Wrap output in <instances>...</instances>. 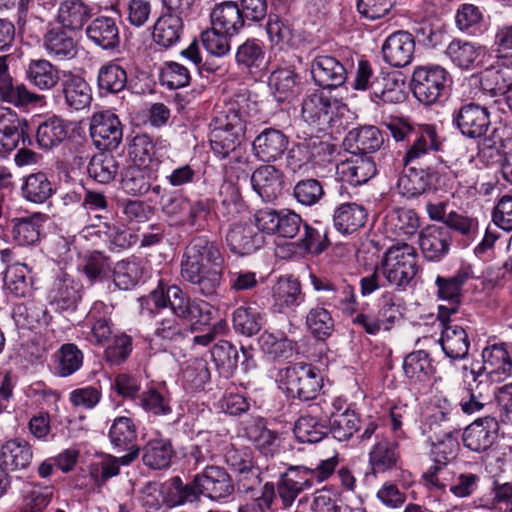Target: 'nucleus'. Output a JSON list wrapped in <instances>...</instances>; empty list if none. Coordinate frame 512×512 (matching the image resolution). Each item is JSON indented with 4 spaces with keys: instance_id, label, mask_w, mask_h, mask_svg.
Wrapping results in <instances>:
<instances>
[{
    "instance_id": "f257e3e1",
    "label": "nucleus",
    "mask_w": 512,
    "mask_h": 512,
    "mask_svg": "<svg viewBox=\"0 0 512 512\" xmlns=\"http://www.w3.org/2000/svg\"><path fill=\"white\" fill-rule=\"evenodd\" d=\"M150 299L156 309L154 336L162 341L180 344L193 332V325H209L213 318L209 303L190 298L176 285L159 286Z\"/></svg>"
},
{
    "instance_id": "f03ea898",
    "label": "nucleus",
    "mask_w": 512,
    "mask_h": 512,
    "mask_svg": "<svg viewBox=\"0 0 512 512\" xmlns=\"http://www.w3.org/2000/svg\"><path fill=\"white\" fill-rule=\"evenodd\" d=\"M223 257L216 242L196 236L187 245L181 261V277L195 292L212 296L222 280Z\"/></svg>"
},
{
    "instance_id": "7ed1b4c3",
    "label": "nucleus",
    "mask_w": 512,
    "mask_h": 512,
    "mask_svg": "<svg viewBox=\"0 0 512 512\" xmlns=\"http://www.w3.org/2000/svg\"><path fill=\"white\" fill-rule=\"evenodd\" d=\"M388 129L397 142H406L407 150L403 157L405 167L417 162L430 151H439L441 148L436 129L432 125L415 128L399 121L390 123Z\"/></svg>"
},
{
    "instance_id": "20e7f679",
    "label": "nucleus",
    "mask_w": 512,
    "mask_h": 512,
    "mask_svg": "<svg viewBox=\"0 0 512 512\" xmlns=\"http://www.w3.org/2000/svg\"><path fill=\"white\" fill-rule=\"evenodd\" d=\"M278 381L290 397L301 401L315 399L322 386L319 370L304 362L280 369Z\"/></svg>"
},
{
    "instance_id": "39448f33",
    "label": "nucleus",
    "mask_w": 512,
    "mask_h": 512,
    "mask_svg": "<svg viewBox=\"0 0 512 512\" xmlns=\"http://www.w3.org/2000/svg\"><path fill=\"white\" fill-rule=\"evenodd\" d=\"M381 269L388 283L397 287H405L418 271L415 248L407 243L392 245L384 254Z\"/></svg>"
},
{
    "instance_id": "423d86ee",
    "label": "nucleus",
    "mask_w": 512,
    "mask_h": 512,
    "mask_svg": "<svg viewBox=\"0 0 512 512\" xmlns=\"http://www.w3.org/2000/svg\"><path fill=\"white\" fill-rule=\"evenodd\" d=\"M448 72L441 66H419L412 74L411 90L415 98L424 105H432L444 93Z\"/></svg>"
},
{
    "instance_id": "0eeeda50",
    "label": "nucleus",
    "mask_w": 512,
    "mask_h": 512,
    "mask_svg": "<svg viewBox=\"0 0 512 512\" xmlns=\"http://www.w3.org/2000/svg\"><path fill=\"white\" fill-rule=\"evenodd\" d=\"M254 217L260 231L281 238H294L303 224L301 216L290 209L265 207L258 209Z\"/></svg>"
},
{
    "instance_id": "6e6552de",
    "label": "nucleus",
    "mask_w": 512,
    "mask_h": 512,
    "mask_svg": "<svg viewBox=\"0 0 512 512\" xmlns=\"http://www.w3.org/2000/svg\"><path fill=\"white\" fill-rule=\"evenodd\" d=\"M472 277L470 266L461 267L453 276L443 277L438 275L435 284L438 288L440 299L447 301L438 307L437 319L439 321L449 320V317L456 314L460 305V298L463 285Z\"/></svg>"
},
{
    "instance_id": "1a4fd4ad",
    "label": "nucleus",
    "mask_w": 512,
    "mask_h": 512,
    "mask_svg": "<svg viewBox=\"0 0 512 512\" xmlns=\"http://www.w3.org/2000/svg\"><path fill=\"white\" fill-rule=\"evenodd\" d=\"M89 129L93 143L99 150H114L122 141L121 122L118 116L109 110L94 113Z\"/></svg>"
},
{
    "instance_id": "9d476101",
    "label": "nucleus",
    "mask_w": 512,
    "mask_h": 512,
    "mask_svg": "<svg viewBox=\"0 0 512 512\" xmlns=\"http://www.w3.org/2000/svg\"><path fill=\"white\" fill-rule=\"evenodd\" d=\"M453 125L469 138H480L486 134L490 126L488 107L474 102L463 104L452 114Z\"/></svg>"
},
{
    "instance_id": "9b49d317",
    "label": "nucleus",
    "mask_w": 512,
    "mask_h": 512,
    "mask_svg": "<svg viewBox=\"0 0 512 512\" xmlns=\"http://www.w3.org/2000/svg\"><path fill=\"white\" fill-rule=\"evenodd\" d=\"M196 485L203 496L213 501L225 500L235 490L230 474L224 467L217 465H206L201 473L196 474Z\"/></svg>"
},
{
    "instance_id": "f8f14e48",
    "label": "nucleus",
    "mask_w": 512,
    "mask_h": 512,
    "mask_svg": "<svg viewBox=\"0 0 512 512\" xmlns=\"http://www.w3.org/2000/svg\"><path fill=\"white\" fill-rule=\"evenodd\" d=\"M20 140L24 145L26 141L31 144L27 121L19 119L10 108L0 107V155H7L14 151Z\"/></svg>"
},
{
    "instance_id": "ddd939ff",
    "label": "nucleus",
    "mask_w": 512,
    "mask_h": 512,
    "mask_svg": "<svg viewBox=\"0 0 512 512\" xmlns=\"http://www.w3.org/2000/svg\"><path fill=\"white\" fill-rule=\"evenodd\" d=\"M311 75L319 87L335 89L345 84L348 73L336 57L318 55L311 62Z\"/></svg>"
},
{
    "instance_id": "4468645a",
    "label": "nucleus",
    "mask_w": 512,
    "mask_h": 512,
    "mask_svg": "<svg viewBox=\"0 0 512 512\" xmlns=\"http://www.w3.org/2000/svg\"><path fill=\"white\" fill-rule=\"evenodd\" d=\"M498 431L499 424L496 418L491 416L478 418L465 428L463 443L473 452H485L495 442Z\"/></svg>"
},
{
    "instance_id": "2eb2a0df",
    "label": "nucleus",
    "mask_w": 512,
    "mask_h": 512,
    "mask_svg": "<svg viewBox=\"0 0 512 512\" xmlns=\"http://www.w3.org/2000/svg\"><path fill=\"white\" fill-rule=\"evenodd\" d=\"M415 41L407 31H397L387 37L382 45L383 59L393 67H405L414 57Z\"/></svg>"
},
{
    "instance_id": "dca6fc26",
    "label": "nucleus",
    "mask_w": 512,
    "mask_h": 512,
    "mask_svg": "<svg viewBox=\"0 0 512 512\" xmlns=\"http://www.w3.org/2000/svg\"><path fill=\"white\" fill-rule=\"evenodd\" d=\"M451 244L452 235L446 227L430 225L420 232L419 246L429 261L438 262L443 259L449 253Z\"/></svg>"
},
{
    "instance_id": "f3484780",
    "label": "nucleus",
    "mask_w": 512,
    "mask_h": 512,
    "mask_svg": "<svg viewBox=\"0 0 512 512\" xmlns=\"http://www.w3.org/2000/svg\"><path fill=\"white\" fill-rule=\"evenodd\" d=\"M60 86L67 109L81 111L90 106L92 89L82 76L71 72L64 73Z\"/></svg>"
},
{
    "instance_id": "a211bd4d",
    "label": "nucleus",
    "mask_w": 512,
    "mask_h": 512,
    "mask_svg": "<svg viewBox=\"0 0 512 512\" xmlns=\"http://www.w3.org/2000/svg\"><path fill=\"white\" fill-rule=\"evenodd\" d=\"M7 56L0 57V100L15 107L37 104L41 96L29 91L24 84L14 85L8 73Z\"/></svg>"
},
{
    "instance_id": "6ab92c4d",
    "label": "nucleus",
    "mask_w": 512,
    "mask_h": 512,
    "mask_svg": "<svg viewBox=\"0 0 512 512\" xmlns=\"http://www.w3.org/2000/svg\"><path fill=\"white\" fill-rule=\"evenodd\" d=\"M336 102L323 92H315L308 95L302 103V118L309 125L325 129L333 121Z\"/></svg>"
},
{
    "instance_id": "aec40b11",
    "label": "nucleus",
    "mask_w": 512,
    "mask_h": 512,
    "mask_svg": "<svg viewBox=\"0 0 512 512\" xmlns=\"http://www.w3.org/2000/svg\"><path fill=\"white\" fill-rule=\"evenodd\" d=\"M454 321L451 317L449 320L440 321L442 332L439 342L448 358L461 360L468 356L470 340L466 330Z\"/></svg>"
},
{
    "instance_id": "412c9836",
    "label": "nucleus",
    "mask_w": 512,
    "mask_h": 512,
    "mask_svg": "<svg viewBox=\"0 0 512 512\" xmlns=\"http://www.w3.org/2000/svg\"><path fill=\"white\" fill-rule=\"evenodd\" d=\"M482 378L502 381L512 375V358L504 344H493L482 351Z\"/></svg>"
},
{
    "instance_id": "4be33fe9",
    "label": "nucleus",
    "mask_w": 512,
    "mask_h": 512,
    "mask_svg": "<svg viewBox=\"0 0 512 512\" xmlns=\"http://www.w3.org/2000/svg\"><path fill=\"white\" fill-rule=\"evenodd\" d=\"M289 138L281 130L266 128L252 143L254 155L263 162H274L282 157L288 148Z\"/></svg>"
},
{
    "instance_id": "5701e85b",
    "label": "nucleus",
    "mask_w": 512,
    "mask_h": 512,
    "mask_svg": "<svg viewBox=\"0 0 512 512\" xmlns=\"http://www.w3.org/2000/svg\"><path fill=\"white\" fill-rule=\"evenodd\" d=\"M283 174L273 165H262L251 175L253 190L264 202L275 201L283 190Z\"/></svg>"
},
{
    "instance_id": "b1692460",
    "label": "nucleus",
    "mask_w": 512,
    "mask_h": 512,
    "mask_svg": "<svg viewBox=\"0 0 512 512\" xmlns=\"http://www.w3.org/2000/svg\"><path fill=\"white\" fill-rule=\"evenodd\" d=\"M405 82L399 72H380L372 85L371 100L377 104L401 103L405 100Z\"/></svg>"
},
{
    "instance_id": "393cba45",
    "label": "nucleus",
    "mask_w": 512,
    "mask_h": 512,
    "mask_svg": "<svg viewBox=\"0 0 512 512\" xmlns=\"http://www.w3.org/2000/svg\"><path fill=\"white\" fill-rule=\"evenodd\" d=\"M384 138L375 126H360L350 130L344 138V146L354 155L368 156L380 149Z\"/></svg>"
},
{
    "instance_id": "a878e982",
    "label": "nucleus",
    "mask_w": 512,
    "mask_h": 512,
    "mask_svg": "<svg viewBox=\"0 0 512 512\" xmlns=\"http://www.w3.org/2000/svg\"><path fill=\"white\" fill-rule=\"evenodd\" d=\"M210 18L213 29L227 35H237L245 24L242 11L234 1L216 4L210 13Z\"/></svg>"
},
{
    "instance_id": "bb28decb",
    "label": "nucleus",
    "mask_w": 512,
    "mask_h": 512,
    "mask_svg": "<svg viewBox=\"0 0 512 512\" xmlns=\"http://www.w3.org/2000/svg\"><path fill=\"white\" fill-rule=\"evenodd\" d=\"M49 296L57 311H74L81 298L80 285L68 274H62L54 280Z\"/></svg>"
},
{
    "instance_id": "cd10ccee",
    "label": "nucleus",
    "mask_w": 512,
    "mask_h": 512,
    "mask_svg": "<svg viewBox=\"0 0 512 512\" xmlns=\"http://www.w3.org/2000/svg\"><path fill=\"white\" fill-rule=\"evenodd\" d=\"M93 227H99L96 234L103 239L109 249H126L137 242V235L133 234L129 228L120 222H104L97 225L94 221L101 222L105 217L102 214H95L90 218Z\"/></svg>"
},
{
    "instance_id": "c85d7f7f",
    "label": "nucleus",
    "mask_w": 512,
    "mask_h": 512,
    "mask_svg": "<svg viewBox=\"0 0 512 512\" xmlns=\"http://www.w3.org/2000/svg\"><path fill=\"white\" fill-rule=\"evenodd\" d=\"M69 138V123L57 115H52L36 129V142L43 150H52Z\"/></svg>"
},
{
    "instance_id": "c756f323",
    "label": "nucleus",
    "mask_w": 512,
    "mask_h": 512,
    "mask_svg": "<svg viewBox=\"0 0 512 512\" xmlns=\"http://www.w3.org/2000/svg\"><path fill=\"white\" fill-rule=\"evenodd\" d=\"M216 124H219L210 133V146L221 158H226L230 153L235 152L241 144V128H237L231 122L222 123L218 118Z\"/></svg>"
},
{
    "instance_id": "7c9ffc66",
    "label": "nucleus",
    "mask_w": 512,
    "mask_h": 512,
    "mask_svg": "<svg viewBox=\"0 0 512 512\" xmlns=\"http://www.w3.org/2000/svg\"><path fill=\"white\" fill-rule=\"evenodd\" d=\"M86 35L95 45L105 50H113L120 44L119 27L111 17L99 16L86 28Z\"/></svg>"
},
{
    "instance_id": "2f4dec72",
    "label": "nucleus",
    "mask_w": 512,
    "mask_h": 512,
    "mask_svg": "<svg viewBox=\"0 0 512 512\" xmlns=\"http://www.w3.org/2000/svg\"><path fill=\"white\" fill-rule=\"evenodd\" d=\"M266 32L271 44L280 50L295 48L301 42V35L293 24L276 14L269 15Z\"/></svg>"
},
{
    "instance_id": "473e14b6",
    "label": "nucleus",
    "mask_w": 512,
    "mask_h": 512,
    "mask_svg": "<svg viewBox=\"0 0 512 512\" xmlns=\"http://www.w3.org/2000/svg\"><path fill=\"white\" fill-rule=\"evenodd\" d=\"M263 237L249 224H235L227 235L226 243L238 255H248L260 248Z\"/></svg>"
},
{
    "instance_id": "72a5a7b5",
    "label": "nucleus",
    "mask_w": 512,
    "mask_h": 512,
    "mask_svg": "<svg viewBox=\"0 0 512 512\" xmlns=\"http://www.w3.org/2000/svg\"><path fill=\"white\" fill-rule=\"evenodd\" d=\"M32 458V447L25 440L13 439L1 446L0 461L7 470H25L30 466Z\"/></svg>"
},
{
    "instance_id": "f704fd0d",
    "label": "nucleus",
    "mask_w": 512,
    "mask_h": 512,
    "mask_svg": "<svg viewBox=\"0 0 512 512\" xmlns=\"http://www.w3.org/2000/svg\"><path fill=\"white\" fill-rule=\"evenodd\" d=\"M480 86L491 97L504 98L512 87V67L499 64L487 68L481 76Z\"/></svg>"
},
{
    "instance_id": "c9c22d12",
    "label": "nucleus",
    "mask_w": 512,
    "mask_h": 512,
    "mask_svg": "<svg viewBox=\"0 0 512 512\" xmlns=\"http://www.w3.org/2000/svg\"><path fill=\"white\" fill-rule=\"evenodd\" d=\"M338 171L345 181L353 186H359L367 183L376 174V166L372 157L355 155L342 162L338 166Z\"/></svg>"
},
{
    "instance_id": "e433bc0d",
    "label": "nucleus",
    "mask_w": 512,
    "mask_h": 512,
    "mask_svg": "<svg viewBox=\"0 0 512 512\" xmlns=\"http://www.w3.org/2000/svg\"><path fill=\"white\" fill-rule=\"evenodd\" d=\"M472 381L468 382V387L460 399V407L463 413L474 415L485 410L491 405L489 396L483 392L482 372L471 370Z\"/></svg>"
},
{
    "instance_id": "4c0bfd02",
    "label": "nucleus",
    "mask_w": 512,
    "mask_h": 512,
    "mask_svg": "<svg viewBox=\"0 0 512 512\" xmlns=\"http://www.w3.org/2000/svg\"><path fill=\"white\" fill-rule=\"evenodd\" d=\"M245 434L255 447L265 456H272L278 449V433L267 429L265 420L253 418L245 425Z\"/></svg>"
},
{
    "instance_id": "58836bf2",
    "label": "nucleus",
    "mask_w": 512,
    "mask_h": 512,
    "mask_svg": "<svg viewBox=\"0 0 512 512\" xmlns=\"http://www.w3.org/2000/svg\"><path fill=\"white\" fill-rule=\"evenodd\" d=\"M445 52L457 67L472 69L483 56L484 47L475 42L454 39L449 43Z\"/></svg>"
},
{
    "instance_id": "ea45409f",
    "label": "nucleus",
    "mask_w": 512,
    "mask_h": 512,
    "mask_svg": "<svg viewBox=\"0 0 512 512\" xmlns=\"http://www.w3.org/2000/svg\"><path fill=\"white\" fill-rule=\"evenodd\" d=\"M367 220L366 209L356 203H344L333 214L335 228L342 234H350L363 227Z\"/></svg>"
},
{
    "instance_id": "a19ab883",
    "label": "nucleus",
    "mask_w": 512,
    "mask_h": 512,
    "mask_svg": "<svg viewBox=\"0 0 512 512\" xmlns=\"http://www.w3.org/2000/svg\"><path fill=\"white\" fill-rule=\"evenodd\" d=\"M183 34V19L172 14H162L154 24L153 39L164 49L173 47Z\"/></svg>"
},
{
    "instance_id": "79ce46f5",
    "label": "nucleus",
    "mask_w": 512,
    "mask_h": 512,
    "mask_svg": "<svg viewBox=\"0 0 512 512\" xmlns=\"http://www.w3.org/2000/svg\"><path fill=\"white\" fill-rule=\"evenodd\" d=\"M430 185L431 178L429 172L412 165L405 167L397 182L399 193L407 198L420 196Z\"/></svg>"
},
{
    "instance_id": "37998d69",
    "label": "nucleus",
    "mask_w": 512,
    "mask_h": 512,
    "mask_svg": "<svg viewBox=\"0 0 512 512\" xmlns=\"http://www.w3.org/2000/svg\"><path fill=\"white\" fill-rule=\"evenodd\" d=\"M26 77L40 90H51L62 80L59 69L45 59L31 60L26 69Z\"/></svg>"
},
{
    "instance_id": "c03bdc74",
    "label": "nucleus",
    "mask_w": 512,
    "mask_h": 512,
    "mask_svg": "<svg viewBox=\"0 0 512 512\" xmlns=\"http://www.w3.org/2000/svg\"><path fill=\"white\" fill-rule=\"evenodd\" d=\"M229 466L238 472L237 489L240 493L250 496H253V493H260L263 487L261 472L251 460L233 461L229 458Z\"/></svg>"
},
{
    "instance_id": "a18cd8bd",
    "label": "nucleus",
    "mask_w": 512,
    "mask_h": 512,
    "mask_svg": "<svg viewBox=\"0 0 512 512\" xmlns=\"http://www.w3.org/2000/svg\"><path fill=\"white\" fill-rule=\"evenodd\" d=\"M173 455L171 441L158 438L148 441L143 447L142 460L144 465L160 470L170 466Z\"/></svg>"
},
{
    "instance_id": "49530a36",
    "label": "nucleus",
    "mask_w": 512,
    "mask_h": 512,
    "mask_svg": "<svg viewBox=\"0 0 512 512\" xmlns=\"http://www.w3.org/2000/svg\"><path fill=\"white\" fill-rule=\"evenodd\" d=\"M91 17V10L82 0H65L60 4L58 21L64 28L80 30Z\"/></svg>"
},
{
    "instance_id": "de8ad7c7",
    "label": "nucleus",
    "mask_w": 512,
    "mask_h": 512,
    "mask_svg": "<svg viewBox=\"0 0 512 512\" xmlns=\"http://www.w3.org/2000/svg\"><path fill=\"white\" fill-rule=\"evenodd\" d=\"M324 145L325 143L315 137L305 138L303 141L295 143L288 150L287 166L293 172L300 170L315 158Z\"/></svg>"
},
{
    "instance_id": "09e8293b",
    "label": "nucleus",
    "mask_w": 512,
    "mask_h": 512,
    "mask_svg": "<svg viewBox=\"0 0 512 512\" xmlns=\"http://www.w3.org/2000/svg\"><path fill=\"white\" fill-rule=\"evenodd\" d=\"M269 86L278 102L290 100L298 93L299 77L291 69L273 71L269 77Z\"/></svg>"
},
{
    "instance_id": "8fccbe9b",
    "label": "nucleus",
    "mask_w": 512,
    "mask_h": 512,
    "mask_svg": "<svg viewBox=\"0 0 512 512\" xmlns=\"http://www.w3.org/2000/svg\"><path fill=\"white\" fill-rule=\"evenodd\" d=\"M111 444L120 450L138 448L134 445L137 439V430L133 420L126 416H120L113 420L108 433Z\"/></svg>"
},
{
    "instance_id": "3c124183",
    "label": "nucleus",
    "mask_w": 512,
    "mask_h": 512,
    "mask_svg": "<svg viewBox=\"0 0 512 512\" xmlns=\"http://www.w3.org/2000/svg\"><path fill=\"white\" fill-rule=\"evenodd\" d=\"M97 86L100 92L117 94L127 86V72L120 65L109 62L100 67Z\"/></svg>"
},
{
    "instance_id": "603ef678",
    "label": "nucleus",
    "mask_w": 512,
    "mask_h": 512,
    "mask_svg": "<svg viewBox=\"0 0 512 512\" xmlns=\"http://www.w3.org/2000/svg\"><path fill=\"white\" fill-rule=\"evenodd\" d=\"M398 444L382 439L378 441L369 453V462L375 472H385L394 468L399 459Z\"/></svg>"
},
{
    "instance_id": "864d4df0",
    "label": "nucleus",
    "mask_w": 512,
    "mask_h": 512,
    "mask_svg": "<svg viewBox=\"0 0 512 512\" xmlns=\"http://www.w3.org/2000/svg\"><path fill=\"white\" fill-rule=\"evenodd\" d=\"M386 225L399 237H410L419 228L417 214L406 208H395L386 216Z\"/></svg>"
},
{
    "instance_id": "5fc2aeb1",
    "label": "nucleus",
    "mask_w": 512,
    "mask_h": 512,
    "mask_svg": "<svg viewBox=\"0 0 512 512\" xmlns=\"http://www.w3.org/2000/svg\"><path fill=\"white\" fill-rule=\"evenodd\" d=\"M305 300L300 282L297 279H286L279 282L274 293L275 306L279 312L294 310Z\"/></svg>"
},
{
    "instance_id": "6e6d98bb",
    "label": "nucleus",
    "mask_w": 512,
    "mask_h": 512,
    "mask_svg": "<svg viewBox=\"0 0 512 512\" xmlns=\"http://www.w3.org/2000/svg\"><path fill=\"white\" fill-rule=\"evenodd\" d=\"M360 428V418L355 411L332 412L329 417V430L339 441L348 440Z\"/></svg>"
},
{
    "instance_id": "4d7b16f0",
    "label": "nucleus",
    "mask_w": 512,
    "mask_h": 512,
    "mask_svg": "<svg viewBox=\"0 0 512 512\" xmlns=\"http://www.w3.org/2000/svg\"><path fill=\"white\" fill-rule=\"evenodd\" d=\"M236 61L238 65L247 68L251 74H258L267 64L265 52L256 40H247L238 47Z\"/></svg>"
},
{
    "instance_id": "13d9d810",
    "label": "nucleus",
    "mask_w": 512,
    "mask_h": 512,
    "mask_svg": "<svg viewBox=\"0 0 512 512\" xmlns=\"http://www.w3.org/2000/svg\"><path fill=\"white\" fill-rule=\"evenodd\" d=\"M44 47L49 54L70 58L76 54V43L62 28H52L44 36Z\"/></svg>"
},
{
    "instance_id": "bf43d9fd",
    "label": "nucleus",
    "mask_w": 512,
    "mask_h": 512,
    "mask_svg": "<svg viewBox=\"0 0 512 512\" xmlns=\"http://www.w3.org/2000/svg\"><path fill=\"white\" fill-rule=\"evenodd\" d=\"M328 433V427L315 415H302L295 423L294 434L302 443H318Z\"/></svg>"
},
{
    "instance_id": "052dcab7",
    "label": "nucleus",
    "mask_w": 512,
    "mask_h": 512,
    "mask_svg": "<svg viewBox=\"0 0 512 512\" xmlns=\"http://www.w3.org/2000/svg\"><path fill=\"white\" fill-rule=\"evenodd\" d=\"M232 323L235 332L246 337L256 335L263 325L261 314L250 306H240L235 309Z\"/></svg>"
},
{
    "instance_id": "680f3d73",
    "label": "nucleus",
    "mask_w": 512,
    "mask_h": 512,
    "mask_svg": "<svg viewBox=\"0 0 512 512\" xmlns=\"http://www.w3.org/2000/svg\"><path fill=\"white\" fill-rule=\"evenodd\" d=\"M40 217L31 216L16 218L11 221V235L13 240L20 246L33 245L40 238Z\"/></svg>"
},
{
    "instance_id": "e2e57ef3",
    "label": "nucleus",
    "mask_w": 512,
    "mask_h": 512,
    "mask_svg": "<svg viewBox=\"0 0 512 512\" xmlns=\"http://www.w3.org/2000/svg\"><path fill=\"white\" fill-rule=\"evenodd\" d=\"M119 171L117 159L109 153H100L92 157L88 173L97 182L107 184L115 179Z\"/></svg>"
},
{
    "instance_id": "0e129e2a",
    "label": "nucleus",
    "mask_w": 512,
    "mask_h": 512,
    "mask_svg": "<svg viewBox=\"0 0 512 512\" xmlns=\"http://www.w3.org/2000/svg\"><path fill=\"white\" fill-rule=\"evenodd\" d=\"M54 192L51 182L42 172L30 174L22 186L23 196L30 202L43 203Z\"/></svg>"
},
{
    "instance_id": "69168bd1",
    "label": "nucleus",
    "mask_w": 512,
    "mask_h": 512,
    "mask_svg": "<svg viewBox=\"0 0 512 512\" xmlns=\"http://www.w3.org/2000/svg\"><path fill=\"white\" fill-rule=\"evenodd\" d=\"M403 369L405 375L415 382L425 381L433 373L431 360L424 350L408 354L404 359Z\"/></svg>"
},
{
    "instance_id": "338daca9",
    "label": "nucleus",
    "mask_w": 512,
    "mask_h": 512,
    "mask_svg": "<svg viewBox=\"0 0 512 512\" xmlns=\"http://www.w3.org/2000/svg\"><path fill=\"white\" fill-rule=\"evenodd\" d=\"M56 358V372L61 377L74 374L83 364V353L73 343L63 344L56 352Z\"/></svg>"
},
{
    "instance_id": "774afa93",
    "label": "nucleus",
    "mask_w": 512,
    "mask_h": 512,
    "mask_svg": "<svg viewBox=\"0 0 512 512\" xmlns=\"http://www.w3.org/2000/svg\"><path fill=\"white\" fill-rule=\"evenodd\" d=\"M306 325L317 340H326L334 330V321L330 312L323 307L311 308L306 316Z\"/></svg>"
}]
</instances>
